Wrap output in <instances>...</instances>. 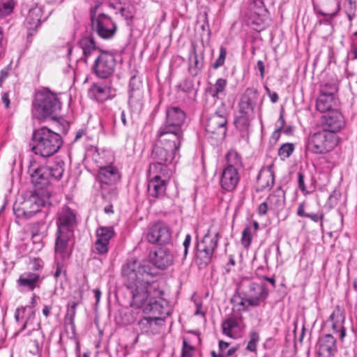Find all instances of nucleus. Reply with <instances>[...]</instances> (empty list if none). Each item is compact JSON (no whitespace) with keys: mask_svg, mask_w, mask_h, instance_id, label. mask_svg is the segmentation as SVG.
Segmentation results:
<instances>
[{"mask_svg":"<svg viewBox=\"0 0 357 357\" xmlns=\"http://www.w3.org/2000/svg\"><path fill=\"white\" fill-rule=\"evenodd\" d=\"M340 10V1L338 0H326L325 10H319L318 13L325 17L324 20L319 21V26H325L331 33L333 27L331 20L337 15Z\"/></svg>","mask_w":357,"mask_h":357,"instance_id":"21","label":"nucleus"},{"mask_svg":"<svg viewBox=\"0 0 357 357\" xmlns=\"http://www.w3.org/2000/svg\"><path fill=\"white\" fill-rule=\"evenodd\" d=\"M252 13L261 15H267L268 9L264 5V0H255L250 6Z\"/></svg>","mask_w":357,"mask_h":357,"instance_id":"45","label":"nucleus"},{"mask_svg":"<svg viewBox=\"0 0 357 357\" xmlns=\"http://www.w3.org/2000/svg\"><path fill=\"white\" fill-rule=\"evenodd\" d=\"M91 96L98 102H104L109 98L110 88L105 85L93 84L90 88Z\"/></svg>","mask_w":357,"mask_h":357,"instance_id":"32","label":"nucleus"},{"mask_svg":"<svg viewBox=\"0 0 357 357\" xmlns=\"http://www.w3.org/2000/svg\"><path fill=\"white\" fill-rule=\"evenodd\" d=\"M179 88L182 91L189 93L194 89L193 81L190 79H185L179 84Z\"/></svg>","mask_w":357,"mask_h":357,"instance_id":"54","label":"nucleus"},{"mask_svg":"<svg viewBox=\"0 0 357 357\" xmlns=\"http://www.w3.org/2000/svg\"><path fill=\"white\" fill-rule=\"evenodd\" d=\"M298 185L299 189L305 194H308L305 185V176L302 172H298Z\"/></svg>","mask_w":357,"mask_h":357,"instance_id":"59","label":"nucleus"},{"mask_svg":"<svg viewBox=\"0 0 357 357\" xmlns=\"http://www.w3.org/2000/svg\"><path fill=\"white\" fill-rule=\"evenodd\" d=\"M227 162V167H232L233 168H238L242 167L241 158L238 152L235 150H230L226 155Z\"/></svg>","mask_w":357,"mask_h":357,"instance_id":"39","label":"nucleus"},{"mask_svg":"<svg viewBox=\"0 0 357 357\" xmlns=\"http://www.w3.org/2000/svg\"><path fill=\"white\" fill-rule=\"evenodd\" d=\"M172 174H165L164 172L151 173L149 174L147 170V178L149 179L148 192L151 197L161 198L165 196L167 183Z\"/></svg>","mask_w":357,"mask_h":357,"instance_id":"14","label":"nucleus"},{"mask_svg":"<svg viewBox=\"0 0 357 357\" xmlns=\"http://www.w3.org/2000/svg\"><path fill=\"white\" fill-rule=\"evenodd\" d=\"M295 149L294 144L292 143H284L278 149V155L284 160L288 158L294 152Z\"/></svg>","mask_w":357,"mask_h":357,"instance_id":"47","label":"nucleus"},{"mask_svg":"<svg viewBox=\"0 0 357 357\" xmlns=\"http://www.w3.org/2000/svg\"><path fill=\"white\" fill-rule=\"evenodd\" d=\"M275 182L274 172L271 166L261 169L257 176V192L270 190Z\"/></svg>","mask_w":357,"mask_h":357,"instance_id":"29","label":"nucleus"},{"mask_svg":"<svg viewBox=\"0 0 357 357\" xmlns=\"http://www.w3.org/2000/svg\"><path fill=\"white\" fill-rule=\"evenodd\" d=\"M151 271L149 262L137 260L128 261L122 267L123 282L131 295L130 305L153 315L138 321L140 334L154 335L158 326L162 325L165 316L169 314L168 301L163 298L164 291L159 283L149 281L153 276Z\"/></svg>","mask_w":357,"mask_h":357,"instance_id":"1","label":"nucleus"},{"mask_svg":"<svg viewBox=\"0 0 357 357\" xmlns=\"http://www.w3.org/2000/svg\"><path fill=\"white\" fill-rule=\"evenodd\" d=\"M30 264L31 265V272H36L40 274L44 266L43 261L40 258H33L31 259Z\"/></svg>","mask_w":357,"mask_h":357,"instance_id":"55","label":"nucleus"},{"mask_svg":"<svg viewBox=\"0 0 357 357\" xmlns=\"http://www.w3.org/2000/svg\"><path fill=\"white\" fill-rule=\"evenodd\" d=\"M250 340L248 343L246 349L250 351H256L257 343L259 340V335L256 331H252L250 333Z\"/></svg>","mask_w":357,"mask_h":357,"instance_id":"52","label":"nucleus"},{"mask_svg":"<svg viewBox=\"0 0 357 357\" xmlns=\"http://www.w3.org/2000/svg\"><path fill=\"white\" fill-rule=\"evenodd\" d=\"M59 235L56 239L55 251L61 254L66 252L70 239V231L65 230L58 231Z\"/></svg>","mask_w":357,"mask_h":357,"instance_id":"34","label":"nucleus"},{"mask_svg":"<svg viewBox=\"0 0 357 357\" xmlns=\"http://www.w3.org/2000/svg\"><path fill=\"white\" fill-rule=\"evenodd\" d=\"M238 326L237 319L231 317L225 320L222 324V333L229 337H233L232 332Z\"/></svg>","mask_w":357,"mask_h":357,"instance_id":"41","label":"nucleus"},{"mask_svg":"<svg viewBox=\"0 0 357 357\" xmlns=\"http://www.w3.org/2000/svg\"><path fill=\"white\" fill-rule=\"evenodd\" d=\"M268 210H270L268 203H267V199L262 202L258 206V214L260 216H263L267 214Z\"/></svg>","mask_w":357,"mask_h":357,"instance_id":"61","label":"nucleus"},{"mask_svg":"<svg viewBox=\"0 0 357 357\" xmlns=\"http://www.w3.org/2000/svg\"><path fill=\"white\" fill-rule=\"evenodd\" d=\"M237 289L245 297L252 307H258L261 303H265L269 294V290L266 284L256 282L248 278L241 280Z\"/></svg>","mask_w":357,"mask_h":357,"instance_id":"6","label":"nucleus"},{"mask_svg":"<svg viewBox=\"0 0 357 357\" xmlns=\"http://www.w3.org/2000/svg\"><path fill=\"white\" fill-rule=\"evenodd\" d=\"M344 8L349 21H352L357 12L356 0H345Z\"/></svg>","mask_w":357,"mask_h":357,"instance_id":"46","label":"nucleus"},{"mask_svg":"<svg viewBox=\"0 0 357 357\" xmlns=\"http://www.w3.org/2000/svg\"><path fill=\"white\" fill-rule=\"evenodd\" d=\"M124 0H109V6L116 10V14L120 12L121 8L123 6Z\"/></svg>","mask_w":357,"mask_h":357,"instance_id":"60","label":"nucleus"},{"mask_svg":"<svg viewBox=\"0 0 357 357\" xmlns=\"http://www.w3.org/2000/svg\"><path fill=\"white\" fill-rule=\"evenodd\" d=\"M43 10L40 7L35 6L29 10L24 24L28 30L27 41L31 43V38L41 24Z\"/></svg>","mask_w":357,"mask_h":357,"instance_id":"23","label":"nucleus"},{"mask_svg":"<svg viewBox=\"0 0 357 357\" xmlns=\"http://www.w3.org/2000/svg\"><path fill=\"white\" fill-rule=\"evenodd\" d=\"M172 234L170 227L164 222L158 221L149 225L144 238L153 245H167L172 242Z\"/></svg>","mask_w":357,"mask_h":357,"instance_id":"9","label":"nucleus"},{"mask_svg":"<svg viewBox=\"0 0 357 357\" xmlns=\"http://www.w3.org/2000/svg\"><path fill=\"white\" fill-rule=\"evenodd\" d=\"M96 253L99 255H105L109 251V242H105L100 239H96L94 245Z\"/></svg>","mask_w":357,"mask_h":357,"instance_id":"51","label":"nucleus"},{"mask_svg":"<svg viewBox=\"0 0 357 357\" xmlns=\"http://www.w3.org/2000/svg\"><path fill=\"white\" fill-rule=\"evenodd\" d=\"M266 199L270 210L278 215L285 206V191L281 187H278L268 196Z\"/></svg>","mask_w":357,"mask_h":357,"instance_id":"27","label":"nucleus"},{"mask_svg":"<svg viewBox=\"0 0 357 357\" xmlns=\"http://www.w3.org/2000/svg\"><path fill=\"white\" fill-rule=\"evenodd\" d=\"M197 259H200L201 263L207 265L208 264L213 255V252L210 249L205 248L204 244L197 243Z\"/></svg>","mask_w":357,"mask_h":357,"instance_id":"38","label":"nucleus"},{"mask_svg":"<svg viewBox=\"0 0 357 357\" xmlns=\"http://www.w3.org/2000/svg\"><path fill=\"white\" fill-rule=\"evenodd\" d=\"M240 181V176L236 168L226 167L221 175L220 185L223 190L231 192L237 186Z\"/></svg>","mask_w":357,"mask_h":357,"instance_id":"25","label":"nucleus"},{"mask_svg":"<svg viewBox=\"0 0 357 357\" xmlns=\"http://www.w3.org/2000/svg\"><path fill=\"white\" fill-rule=\"evenodd\" d=\"M227 84V81L223 78H219L215 83L207 89V92L214 98H219V96L222 93Z\"/></svg>","mask_w":357,"mask_h":357,"instance_id":"35","label":"nucleus"},{"mask_svg":"<svg viewBox=\"0 0 357 357\" xmlns=\"http://www.w3.org/2000/svg\"><path fill=\"white\" fill-rule=\"evenodd\" d=\"M143 97L142 82L139 77L132 76L129 82V103L130 105L140 103Z\"/></svg>","mask_w":357,"mask_h":357,"instance_id":"30","label":"nucleus"},{"mask_svg":"<svg viewBox=\"0 0 357 357\" xmlns=\"http://www.w3.org/2000/svg\"><path fill=\"white\" fill-rule=\"evenodd\" d=\"M49 172H50L51 180H59L63 174L64 169L61 165L56 164L52 167L49 166Z\"/></svg>","mask_w":357,"mask_h":357,"instance_id":"49","label":"nucleus"},{"mask_svg":"<svg viewBox=\"0 0 357 357\" xmlns=\"http://www.w3.org/2000/svg\"><path fill=\"white\" fill-rule=\"evenodd\" d=\"M14 213L17 218H31L30 215L28 212V208L26 206H24V203L23 204V206L16 207L15 206L13 208Z\"/></svg>","mask_w":357,"mask_h":357,"instance_id":"56","label":"nucleus"},{"mask_svg":"<svg viewBox=\"0 0 357 357\" xmlns=\"http://www.w3.org/2000/svg\"><path fill=\"white\" fill-rule=\"evenodd\" d=\"M337 86L334 82L324 83L320 86L319 96L317 98L316 108L320 112L331 111L335 103V94L337 91Z\"/></svg>","mask_w":357,"mask_h":357,"instance_id":"15","label":"nucleus"},{"mask_svg":"<svg viewBox=\"0 0 357 357\" xmlns=\"http://www.w3.org/2000/svg\"><path fill=\"white\" fill-rule=\"evenodd\" d=\"M119 13L126 20L128 25L131 26L132 20L135 14V6L131 3L124 0L123 6Z\"/></svg>","mask_w":357,"mask_h":357,"instance_id":"37","label":"nucleus"},{"mask_svg":"<svg viewBox=\"0 0 357 357\" xmlns=\"http://www.w3.org/2000/svg\"><path fill=\"white\" fill-rule=\"evenodd\" d=\"M251 242V227L250 226H246L242 232L241 243L244 247L248 248L250 245Z\"/></svg>","mask_w":357,"mask_h":357,"instance_id":"53","label":"nucleus"},{"mask_svg":"<svg viewBox=\"0 0 357 357\" xmlns=\"http://www.w3.org/2000/svg\"><path fill=\"white\" fill-rule=\"evenodd\" d=\"M78 305L77 302H73L71 304H68V310L66 315V322L69 324L72 328H75V317L76 315V308Z\"/></svg>","mask_w":357,"mask_h":357,"instance_id":"44","label":"nucleus"},{"mask_svg":"<svg viewBox=\"0 0 357 357\" xmlns=\"http://www.w3.org/2000/svg\"><path fill=\"white\" fill-rule=\"evenodd\" d=\"M183 130L160 126L156 134V142L167 148L179 151L183 142Z\"/></svg>","mask_w":357,"mask_h":357,"instance_id":"12","label":"nucleus"},{"mask_svg":"<svg viewBox=\"0 0 357 357\" xmlns=\"http://www.w3.org/2000/svg\"><path fill=\"white\" fill-rule=\"evenodd\" d=\"M51 193L49 190L34 191V193L24 201V206L28 208V212L31 217L36 213L40 211V207L50 204Z\"/></svg>","mask_w":357,"mask_h":357,"instance_id":"18","label":"nucleus"},{"mask_svg":"<svg viewBox=\"0 0 357 357\" xmlns=\"http://www.w3.org/2000/svg\"><path fill=\"white\" fill-rule=\"evenodd\" d=\"M178 153L179 151L167 148L156 142L151 153V159L153 161L149 165V174L160 172H164L166 175L172 174L173 171L170 165Z\"/></svg>","mask_w":357,"mask_h":357,"instance_id":"3","label":"nucleus"},{"mask_svg":"<svg viewBox=\"0 0 357 357\" xmlns=\"http://www.w3.org/2000/svg\"><path fill=\"white\" fill-rule=\"evenodd\" d=\"M243 300L239 302L234 310H236L238 312L248 311L250 307H252V305H250L248 301L245 299V297L243 295Z\"/></svg>","mask_w":357,"mask_h":357,"instance_id":"58","label":"nucleus"},{"mask_svg":"<svg viewBox=\"0 0 357 357\" xmlns=\"http://www.w3.org/2000/svg\"><path fill=\"white\" fill-rule=\"evenodd\" d=\"M14 7V0H0V18L10 15Z\"/></svg>","mask_w":357,"mask_h":357,"instance_id":"43","label":"nucleus"},{"mask_svg":"<svg viewBox=\"0 0 357 357\" xmlns=\"http://www.w3.org/2000/svg\"><path fill=\"white\" fill-rule=\"evenodd\" d=\"M33 106L39 119L51 116L54 119L61 109V103L59 98L50 91L38 92L35 96Z\"/></svg>","mask_w":357,"mask_h":357,"instance_id":"5","label":"nucleus"},{"mask_svg":"<svg viewBox=\"0 0 357 357\" xmlns=\"http://www.w3.org/2000/svg\"><path fill=\"white\" fill-rule=\"evenodd\" d=\"M189 70L193 76L197 75L204 67V57H199L194 49L190 54L189 58Z\"/></svg>","mask_w":357,"mask_h":357,"instance_id":"33","label":"nucleus"},{"mask_svg":"<svg viewBox=\"0 0 357 357\" xmlns=\"http://www.w3.org/2000/svg\"><path fill=\"white\" fill-rule=\"evenodd\" d=\"M185 112L178 107H169L166 109V116L162 127L183 130V126L185 121Z\"/></svg>","mask_w":357,"mask_h":357,"instance_id":"17","label":"nucleus"},{"mask_svg":"<svg viewBox=\"0 0 357 357\" xmlns=\"http://www.w3.org/2000/svg\"><path fill=\"white\" fill-rule=\"evenodd\" d=\"M321 124L324 130L334 135L344 128L346 123L340 112L332 110L322 116Z\"/></svg>","mask_w":357,"mask_h":357,"instance_id":"16","label":"nucleus"},{"mask_svg":"<svg viewBox=\"0 0 357 357\" xmlns=\"http://www.w3.org/2000/svg\"><path fill=\"white\" fill-rule=\"evenodd\" d=\"M336 144L335 135L322 130L310 136L307 149L315 154H324L332 151Z\"/></svg>","mask_w":357,"mask_h":357,"instance_id":"8","label":"nucleus"},{"mask_svg":"<svg viewBox=\"0 0 357 357\" xmlns=\"http://www.w3.org/2000/svg\"><path fill=\"white\" fill-rule=\"evenodd\" d=\"M78 46L82 50L83 59L86 63L91 56H98L102 52L91 37L82 38L78 43Z\"/></svg>","mask_w":357,"mask_h":357,"instance_id":"31","label":"nucleus"},{"mask_svg":"<svg viewBox=\"0 0 357 357\" xmlns=\"http://www.w3.org/2000/svg\"><path fill=\"white\" fill-rule=\"evenodd\" d=\"M219 233L215 232L214 234H211L208 231L204 236L202 241L199 242V244H204L205 248L210 249L214 252L215 250L218 247L219 241Z\"/></svg>","mask_w":357,"mask_h":357,"instance_id":"36","label":"nucleus"},{"mask_svg":"<svg viewBox=\"0 0 357 357\" xmlns=\"http://www.w3.org/2000/svg\"><path fill=\"white\" fill-rule=\"evenodd\" d=\"M31 171V169H29ZM31 182L36 188L34 191L48 190L45 188L51 181L49 166H40L33 169L30 173Z\"/></svg>","mask_w":357,"mask_h":357,"instance_id":"19","label":"nucleus"},{"mask_svg":"<svg viewBox=\"0 0 357 357\" xmlns=\"http://www.w3.org/2000/svg\"><path fill=\"white\" fill-rule=\"evenodd\" d=\"M317 348L319 357H334L337 351L336 339L326 334L319 339Z\"/></svg>","mask_w":357,"mask_h":357,"instance_id":"22","label":"nucleus"},{"mask_svg":"<svg viewBox=\"0 0 357 357\" xmlns=\"http://www.w3.org/2000/svg\"><path fill=\"white\" fill-rule=\"evenodd\" d=\"M151 259L156 268L165 270L173 264L174 255L169 249L161 247L153 252Z\"/></svg>","mask_w":357,"mask_h":357,"instance_id":"20","label":"nucleus"},{"mask_svg":"<svg viewBox=\"0 0 357 357\" xmlns=\"http://www.w3.org/2000/svg\"><path fill=\"white\" fill-rule=\"evenodd\" d=\"M194 347L187 342L185 339L183 340L182 357H192Z\"/></svg>","mask_w":357,"mask_h":357,"instance_id":"57","label":"nucleus"},{"mask_svg":"<svg viewBox=\"0 0 357 357\" xmlns=\"http://www.w3.org/2000/svg\"><path fill=\"white\" fill-rule=\"evenodd\" d=\"M98 176L103 198L109 200L116 199L118 196V190L115 185L121 179L119 169L113 165L100 167Z\"/></svg>","mask_w":357,"mask_h":357,"instance_id":"7","label":"nucleus"},{"mask_svg":"<svg viewBox=\"0 0 357 357\" xmlns=\"http://www.w3.org/2000/svg\"><path fill=\"white\" fill-rule=\"evenodd\" d=\"M63 144L61 136L46 126L34 129L31 137V151L41 157L48 158L56 153Z\"/></svg>","mask_w":357,"mask_h":357,"instance_id":"2","label":"nucleus"},{"mask_svg":"<svg viewBox=\"0 0 357 357\" xmlns=\"http://www.w3.org/2000/svg\"><path fill=\"white\" fill-rule=\"evenodd\" d=\"M296 214L299 217L307 218L308 215L307 213L305 211V203L302 202L298 205L297 208Z\"/></svg>","mask_w":357,"mask_h":357,"instance_id":"64","label":"nucleus"},{"mask_svg":"<svg viewBox=\"0 0 357 357\" xmlns=\"http://www.w3.org/2000/svg\"><path fill=\"white\" fill-rule=\"evenodd\" d=\"M47 230V226L45 221L35 222L32 225L31 231L32 236H44Z\"/></svg>","mask_w":357,"mask_h":357,"instance_id":"48","label":"nucleus"},{"mask_svg":"<svg viewBox=\"0 0 357 357\" xmlns=\"http://www.w3.org/2000/svg\"><path fill=\"white\" fill-rule=\"evenodd\" d=\"M258 98V92L254 88H247L241 96L238 102V111L241 116L237 121L243 124H247L250 118L254 114V109Z\"/></svg>","mask_w":357,"mask_h":357,"instance_id":"11","label":"nucleus"},{"mask_svg":"<svg viewBox=\"0 0 357 357\" xmlns=\"http://www.w3.org/2000/svg\"><path fill=\"white\" fill-rule=\"evenodd\" d=\"M267 15H256L252 13L248 17V24L257 31L263 30L265 27L264 21Z\"/></svg>","mask_w":357,"mask_h":357,"instance_id":"40","label":"nucleus"},{"mask_svg":"<svg viewBox=\"0 0 357 357\" xmlns=\"http://www.w3.org/2000/svg\"><path fill=\"white\" fill-rule=\"evenodd\" d=\"M100 5V1H96L94 6L90 8L91 29L100 38L110 39L115 35L117 25L109 15L103 13H97Z\"/></svg>","mask_w":357,"mask_h":357,"instance_id":"4","label":"nucleus"},{"mask_svg":"<svg viewBox=\"0 0 357 357\" xmlns=\"http://www.w3.org/2000/svg\"><path fill=\"white\" fill-rule=\"evenodd\" d=\"M331 327L334 333H340V338L342 341L346 336V328L344 327L345 311L340 305L336 306L334 311L329 317Z\"/></svg>","mask_w":357,"mask_h":357,"instance_id":"24","label":"nucleus"},{"mask_svg":"<svg viewBox=\"0 0 357 357\" xmlns=\"http://www.w3.org/2000/svg\"><path fill=\"white\" fill-rule=\"evenodd\" d=\"M116 60L113 54L107 52H101L96 57L92 69L100 78L106 79L114 72Z\"/></svg>","mask_w":357,"mask_h":357,"instance_id":"13","label":"nucleus"},{"mask_svg":"<svg viewBox=\"0 0 357 357\" xmlns=\"http://www.w3.org/2000/svg\"><path fill=\"white\" fill-rule=\"evenodd\" d=\"M227 54V48L222 45L220 47V54L215 61L213 63L212 67L214 69H218V68L222 66L225 63L226 56Z\"/></svg>","mask_w":357,"mask_h":357,"instance_id":"50","label":"nucleus"},{"mask_svg":"<svg viewBox=\"0 0 357 357\" xmlns=\"http://www.w3.org/2000/svg\"><path fill=\"white\" fill-rule=\"evenodd\" d=\"M243 294H241L238 289H236V292L234 294L232 298H231V303L232 304L233 309H235V307L238 305V303L243 300L242 297Z\"/></svg>","mask_w":357,"mask_h":357,"instance_id":"63","label":"nucleus"},{"mask_svg":"<svg viewBox=\"0 0 357 357\" xmlns=\"http://www.w3.org/2000/svg\"><path fill=\"white\" fill-rule=\"evenodd\" d=\"M40 282V274L31 271L22 273L17 280L19 287L29 291H33L36 288L39 287Z\"/></svg>","mask_w":357,"mask_h":357,"instance_id":"26","label":"nucleus"},{"mask_svg":"<svg viewBox=\"0 0 357 357\" xmlns=\"http://www.w3.org/2000/svg\"><path fill=\"white\" fill-rule=\"evenodd\" d=\"M76 223V215L74 212L68 207L62 208L59 213L57 221L58 231L65 230L70 231Z\"/></svg>","mask_w":357,"mask_h":357,"instance_id":"28","label":"nucleus"},{"mask_svg":"<svg viewBox=\"0 0 357 357\" xmlns=\"http://www.w3.org/2000/svg\"><path fill=\"white\" fill-rule=\"evenodd\" d=\"M228 113L224 105H222L207 119L206 130L208 133L216 135V138L223 139L227 130Z\"/></svg>","mask_w":357,"mask_h":357,"instance_id":"10","label":"nucleus"},{"mask_svg":"<svg viewBox=\"0 0 357 357\" xmlns=\"http://www.w3.org/2000/svg\"><path fill=\"white\" fill-rule=\"evenodd\" d=\"M314 222H321V225H323L324 213L322 212L317 213H308L307 217Z\"/></svg>","mask_w":357,"mask_h":357,"instance_id":"62","label":"nucleus"},{"mask_svg":"<svg viewBox=\"0 0 357 357\" xmlns=\"http://www.w3.org/2000/svg\"><path fill=\"white\" fill-rule=\"evenodd\" d=\"M97 238L105 242H109L114 236V231L112 227H100L96 230Z\"/></svg>","mask_w":357,"mask_h":357,"instance_id":"42","label":"nucleus"}]
</instances>
